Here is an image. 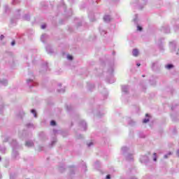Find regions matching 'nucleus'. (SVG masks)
Listing matches in <instances>:
<instances>
[{"label":"nucleus","instance_id":"obj_1","mask_svg":"<svg viewBox=\"0 0 179 179\" xmlns=\"http://www.w3.org/2000/svg\"><path fill=\"white\" fill-rule=\"evenodd\" d=\"M27 82L29 85H31L30 87L37 86V83H35L32 79L27 80Z\"/></svg>","mask_w":179,"mask_h":179},{"label":"nucleus","instance_id":"obj_2","mask_svg":"<svg viewBox=\"0 0 179 179\" xmlns=\"http://www.w3.org/2000/svg\"><path fill=\"white\" fill-rule=\"evenodd\" d=\"M122 90L124 93H128V90H129V87L127 85H123L122 87Z\"/></svg>","mask_w":179,"mask_h":179},{"label":"nucleus","instance_id":"obj_3","mask_svg":"<svg viewBox=\"0 0 179 179\" xmlns=\"http://www.w3.org/2000/svg\"><path fill=\"white\" fill-rule=\"evenodd\" d=\"M103 20L104 22H106L107 23H108V22H110L111 20V17L110 15H105L103 17Z\"/></svg>","mask_w":179,"mask_h":179},{"label":"nucleus","instance_id":"obj_4","mask_svg":"<svg viewBox=\"0 0 179 179\" xmlns=\"http://www.w3.org/2000/svg\"><path fill=\"white\" fill-rule=\"evenodd\" d=\"M26 146H27L28 148H31L32 146H34V143H33V141H27L26 142Z\"/></svg>","mask_w":179,"mask_h":179},{"label":"nucleus","instance_id":"obj_5","mask_svg":"<svg viewBox=\"0 0 179 179\" xmlns=\"http://www.w3.org/2000/svg\"><path fill=\"white\" fill-rule=\"evenodd\" d=\"M132 54L134 57H138V55H139V50H138V49H134Z\"/></svg>","mask_w":179,"mask_h":179},{"label":"nucleus","instance_id":"obj_6","mask_svg":"<svg viewBox=\"0 0 179 179\" xmlns=\"http://www.w3.org/2000/svg\"><path fill=\"white\" fill-rule=\"evenodd\" d=\"M80 125H81V127H84V131H86L87 127V124H86V122L85 121H81Z\"/></svg>","mask_w":179,"mask_h":179},{"label":"nucleus","instance_id":"obj_7","mask_svg":"<svg viewBox=\"0 0 179 179\" xmlns=\"http://www.w3.org/2000/svg\"><path fill=\"white\" fill-rule=\"evenodd\" d=\"M46 51L49 53V54H52L53 51L52 50V48L50 46H48L46 48Z\"/></svg>","mask_w":179,"mask_h":179},{"label":"nucleus","instance_id":"obj_8","mask_svg":"<svg viewBox=\"0 0 179 179\" xmlns=\"http://www.w3.org/2000/svg\"><path fill=\"white\" fill-rule=\"evenodd\" d=\"M1 85H3V86H7L8 85V80H4L3 81L0 82Z\"/></svg>","mask_w":179,"mask_h":179},{"label":"nucleus","instance_id":"obj_9","mask_svg":"<svg viewBox=\"0 0 179 179\" xmlns=\"http://www.w3.org/2000/svg\"><path fill=\"white\" fill-rule=\"evenodd\" d=\"M31 113H32V114H34V117L35 118H37V113H36V110L32 109V110H31Z\"/></svg>","mask_w":179,"mask_h":179},{"label":"nucleus","instance_id":"obj_10","mask_svg":"<svg viewBox=\"0 0 179 179\" xmlns=\"http://www.w3.org/2000/svg\"><path fill=\"white\" fill-rule=\"evenodd\" d=\"M173 153L171 152H169L167 155H164V159H169V156H171Z\"/></svg>","mask_w":179,"mask_h":179},{"label":"nucleus","instance_id":"obj_11","mask_svg":"<svg viewBox=\"0 0 179 179\" xmlns=\"http://www.w3.org/2000/svg\"><path fill=\"white\" fill-rule=\"evenodd\" d=\"M24 20L27 21L30 20V16L29 15H24Z\"/></svg>","mask_w":179,"mask_h":179},{"label":"nucleus","instance_id":"obj_12","mask_svg":"<svg viewBox=\"0 0 179 179\" xmlns=\"http://www.w3.org/2000/svg\"><path fill=\"white\" fill-rule=\"evenodd\" d=\"M20 2V0H13V5H16V3H19Z\"/></svg>","mask_w":179,"mask_h":179},{"label":"nucleus","instance_id":"obj_13","mask_svg":"<svg viewBox=\"0 0 179 179\" xmlns=\"http://www.w3.org/2000/svg\"><path fill=\"white\" fill-rule=\"evenodd\" d=\"M173 64H168L166 66V69H171V68H173Z\"/></svg>","mask_w":179,"mask_h":179},{"label":"nucleus","instance_id":"obj_14","mask_svg":"<svg viewBox=\"0 0 179 179\" xmlns=\"http://www.w3.org/2000/svg\"><path fill=\"white\" fill-rule=\"evenodd\" d=\"M153 155H154V162H157V154L156 152H155Z\"/></svg>","mask_w":179,"mask_h":179},{"label":"nucleus","instance_id":"obj_15","mask_svg":"<svg viewBox=\"0 0 179 179\" xmlns=\"http://www.w3.org/2000/svg\"><path fill=\"white\" fill-rule=\"evenodd\" d=\"M56 124H57V123L55 122V120H52V121L50 122V125H52V127L55 126Z\"/></svg>","mask_w":179,"mask_h":179},{"label":"nucleus","instance_id":"obj_16","mask_svg":"<svg viewBox=\"0 0 179 179\" xmlns=\"http://www.w3.org/2000/svg\"><path fill=\"white\" fill-rule=\"evenodd\" d=\"M122 150L123 152H127V150H128V148L123 147V148H122Z\"/></svg>","mask_w":179,"mask_h":179},{"label":"nucleus","instance_id":"obj_17","mask_svg":"<svg viewBox=\"0 0 179 179\" xmlns=\"http://www.w3.org/2000/svg\"><path fill=\"white\" fill-rule=\"evenodd\" d=\"M57 92H58L59 93H65V90H64V89L58 90Z\"/></svg>","mask_w":179,"mask_h":179},{"label":"nucleus","instance_id":"obj_18","mask_svg":"<svg viewBox=\"0 0 179 179\" xmlns=\"http://www.w3.org/2000/svg\"><path fill=\"white\" fill-rule=\"evenodd\" d=\"M45 37H47V34H43V35H42V36H41V41H42L43 42H44L43 38H45Z\"/></svg>","mask_w":179,"mask_h":179},{"label":"nucleus","instance_id":"obj_19","mask_svg":"<svg viewBox=\"0 0 179 179\" xmlns=\"http://www.w3.org/2000/svg\"><path fill=\"white\" fill-rule=\"evenodd\" d=\"M143 124H146V122H149V118H145L143 120Z\"/></svg>","mask_w":179,"mask_h":179},{"label":"nucleus","instance_id":"obj_20","mask_svg":"<svg viewBox=\"0 0 179 179\" xmlns=\"http://www.w3.org/2000/svg\"><path fill=\"white\" fill-rule=\"evenodd\" d=\"M134 159V157H132V155H129V157H127V160H132Z\"/></svg>","mask_w":179,"mask_h":179},{"label":"nucleus","instance_id":"obj_21","mask_svg":"<svg viewBox=\"0 0 179 179\" xmlns=\"http://www.w3.org/2000/svg\"><path fill=\"white\" fill-rule=\"evenodd\" d=\"M67 58H68V59H69L70 61H72V59H73V57L72 56H71V55H68V56H67Z\"/></svg>","mask_w":179,"mask_h":179},{"label":"nucleus","instance_id":"obj_22","mask_svg":"<svg viewBox=\"0 0 179 179\" xmlns=\"http://www.w3.org/2000/svg\"><path fill=\"white\" fill-rule=\"evenodd\" d=\"M137 30H138L139 31H142V27L140 26L137 27Z\"/></svg>","mask_w":179,"mask_h":179},{"label":"nucleus","instance_id":"obj_23","mask_svg":"<svg viewBox=\"0 0 179 179\" xmlns=\"http://www.w3.org/2000/svg\"><path fill=\"white\" fill-rule=\"evenodd\" d=\"M46 27H47V25H45V24L41 25V29H45Z\"/></svg>","mask_w":179,"mask_h":179},{"label":"nucleus","instance_id":"obj_24","mask_svg":"<svg viewBox=\"0 0 179 179\" xmlns=\"http://www.w3.org/2000/svg\"><path fill=\"white\" fill-rule=\"evenodd\" d=\"M27 127H28V128H30V127H33V124H27Z\"/></svg>","mask_w":179,"mask_h":179},{"label":"nucleus","instance_id":"obj_25","mask_svg":"<svg viewBox=\"0 0 179 179\" xmlns=\"http://www.w3.org/2000/svg\"><path fill=\"white\" fill-rule=\"evenodd\" d=\"M93 145V143H90L89 144H87L88 148H90L92 145Z\"/></svg>","mask_w":179,"mask_h":179},{"label":"nucleus","instance_id":"obj_26","mask_svg":"<svg viewBox=\"0 0 179 179\" xmlns=\"http://www.w3.org/2000/svg\"><path fill=\"white\" fill-rule=\"evenodd\" d=\"M3 38H5V36L1 35V36H0V40H2Z\"/></svg>","mask_w":179,"mask_h":179},{"label":"nucleus","instance_id":"obj_27","mask_svg":"<svg viewBox=\"0 0 179 179\" xmlns=\"http://www.w3.org/2000/svg\"><path fill=\"white\" fill-rule=\"evenodd\" d=\"M111 178V176H110V175H108L107 176H106V179H110Z\"/></svg>","mask_w":179,"mask_h":179},{"label":"nucleus","instance_id":"obj_28","mask_svg":"<svg viewBox=\"0 0 179 179\" xmlns=\"http://www.w3.org/2000/svg\"><path fill=\"white\" fill-rule=\"evenodd\" d=\"M15 41H13L12 43H11V45H15Z\"/></svg>","mask_w":179,"mask_h":179},{"label":"nucleus","instance_id":"obj_29","mask_svg":"<svg viewBox=\"0 0 179 179\" xmlns=\"http://www.w3.org/2000/svg\"><path fill=\"white\" fill-rule=\"evenodd\" d=\"M176 155H177V156L179 157V149L177 150Z\"/></svg>","mask_w":179,"mask_h":179},{"label":"nucleus","instance_id":"obj_30","mask_svg":"<svg viewBox=\"0 0 179 179\" xmlns=\"http://www.w3.org/2000/svg\"><path fill=\"white\" fill-rule=\"evenodd\" d=\"M137 66H141V64L137 63Z\"/></svg>","mask_w":179,"mask_h":179},{"label":"nucleus","instance_id":"obj_31","mask_svg":"<svg viewBox=\"0 0 179 179\" xmlns=\"http://www.w3.org/2000/svg\"><path fill=\"white\" fill-rule=\"evenodd\" d=\"M55 143V141H52V145H54Z\"/></svg>","mask_w":179,"mask_h":179},{"label":"nucleus","instance_id":"obj_32","mask_svg":"<svg viewBox=\"0 0 179 179\" xmlns=\"http://www.w3.org/2000/svg\"><path fill=\"white\" fill-rule=\"evenodd\" d=\"M145 116H146V117H149V114L147 113V114L145 115Z\"/></svg>","mask_w":179,"mask_h":179},{"label":"nucleus","instance_id":"obj_33","mask_svg":"<svg viewBox=\"0 0 179 179\" xmlns=\"http://www.w3.org/2000/svg\"><path fill=\"white\" fill-rule=\"evenodd\" d=\"M59 86H62V84H59Z\"/></svg>","mask_w":179,"mask_h":179},{"label":"nucleus","instance_id":"obj_34","mask_svg":"<svg viewBox=\"0 0 179 179\" xmlns=\"http://www.w3.org/2000/svg\"><path fill=\"white\" fill-rule=\"evenodd\" d=\"M131 179H136V178H131Z\"/></svg>","mask_w":179,"mask_h":179},{"label":"nucleus","instance_id":"obj_35","mask_svg":"<svg viewBox=\"0 0 179 179\" xmlns=\"http://www.w3.org/2000/svg\"><path fill=\"white\" fill-rule=\"evenodd\" d=\"M0 178H2V176L0 175Z\"/></svg>","mask_w":179,"mask_h":179},{"label":"nucleus","instance_id":"obj_36","mask_svg":"<svg viewBox=\"0 0 179 179\" xmlns=\"http://www.w3.org/2000/svg\"><path fill=\"white\" fill-rule=\"evenodd\" d=\"M104 34H106V31H103Z\"/></svg>","mask_w":179,"mask_h":179},{"label":"nucleus","instance_id":"obj_37","mask_svg":"<svg viewBox=\"0 0 179 179\" xmlns=\"http://www.w3.org/2000/svg\"><path fill=\"white\" fill-rule=\"evenodd\" d=\"M1 157H0V162H1Z\"/></svg>","mask_w":179,"mask_h":179}]
</instances>
